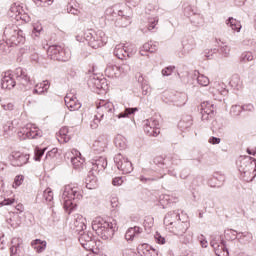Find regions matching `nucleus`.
<instances>
[{
    "mask_svg": "<svg viewBox=\"0 0 256 256\" xmlns=\"http://www.w3.org/2000/svg\"><path fill=\"white\" fill-rule=\"evenodd\" d=\"M250 61H255V54L251 51H245L240 56L241 63H249Z\"/></svg>",
    "mask_w": 256,
    "mask_h": 256,
    "instance_id": "nucleus-36",
    "label": "nucleus"
},
{
    "mask_svg": "<svg viewBox=\"0 0 256 256\" xmlns=\"http://www.w3.org/2000/svg\"><path fill=\"white\" fill-rule=\"evenodd\" d=\"M35 87L38 89V91H41V95H43V93L49 91V87H50L49 80L43 81L40 84H36Z\"/></svg>",
    "mask_w": 256,
    "mask_h": 256,
    "instance_id": "nucleus-45",
    "label": "nucleus"
},
{
    "mask_svg": "<svg viewBox=\"0 0 256 256\" xmlns=\"http://www.w3.org/2000/svg\"><path fill=\"white\" fill-rule=\"evenodd\" d=\"M217 51H219L217 48L214 49H206L203 52L204 57H206V59H213V53H217Z\"/></svg>",
    "mask_w": 256,
    "mask_h": 256,
    "instance_id": "nucleus-58",
    "label": "nucleus"
},
{
    "mask_svg": "<svg viewBox=\"0 0 256 256\" xmlns=\"http://www.w3.org/2000/svg\"><path fill=\"white\" fill-rule=\"evenodd\" d=\"M2 89H13L15 86H19L22 91H28L31 89V78L27 75V70L19 67L14 70V73L4 72L1 80Z\"/></svg>",
    "mask_w": 256,
    "mask_h": 256,
    "instance_id": "nucleus-1",
    "label": "nucleus"
},
{
    "mask_svg": "<svg viewBox=\"0 0 256 256\" xmlns=\"http://www.w3.org/2000/svg\"><path fill=\"white\" fill-rule=\"evenodd\" d=\"M3 131L6 135L9 131H13V121H6L5 124H3Z\"/></svg>",
    "mask_w": 256,
    "mask_h": 256,
    "instance_id": "nucleus-56",
    "label": "nucleus"
},
{
    "mask_svg": "<svg viewBox=\"0 0 256 256\" xmlns=\"http://www.w3.org/2000/svg\"><path fill=\"white\" fill-rule=\"evenodd\" d=\"M47 55L53 61H69L71 59V52L61 45L49 46Z\"/></svg>",
    "mask_w": 256,
    "mask_h": 256,
    "instance_id": "nucleus-8",
    "label": "nucleus"
},
{
    "mask_svg": "<svg viewBox=\"0 0 256 256\" xmlns=\"http://www.w3.org/2000/svg\"><path fill=\"white\" fill-rule=\"evenodd\" d=\"M114 55L117 59H127V55H129V50L125 49V44H118L114 49Z\"/></svg>",
    "mask_w": 256,
    "mask_h": 256,
    "instance_id": "nucleus-24",
    "label": "nucleus"
},
{
    "mask_svg": "<svg viewBox=\"0 0 256 256\" xmlns=\"http://www.w3.org/2000/svg\"><path fill=\"white\" fill-rule=\"evenodd\" d=\"M114 163L119 169V171H122L124 175H127L128 173H131L133 171V164L129 159L125 158L121 153H118L114 157Z\"/></svg>",
    "mask_w": 256,
    "mask_h": 256,
    "instance_id": "nucleus-11",
    "label": "nucleus"
},
{
    "mask_svg": "<svg viewBox=\"0 0 256 256\" xmlns=\"http://www.w3.org/2000/svg\"><path fill=\"white\" fill-rule=\"evenodd\" d=\"M194 75L197 77L199 85L202 87H207L209 85V78L203 74H200L199 71H195Z\"/></svg>",
    "mask_w": 256,
    "mask_h": 256,
    "instance_id": "nucleus-38",
    "label": "nucleus"
},
{
    "mask_svg": "<svg viewBox=\"0 0 256 256\" xmlns=\"http://www.w3.org/2000/svg\"><path fill=\"white\" fill-rule=\"evenodd\" d=\"M200 114L201 120L204 123H208V121H212L215 117V104L206 101L200 104Z\"/></svg>",
    "mask_w": 256,
    "mask_h": 256,
    "instance_id": "nucleus-10",
    "label": "nucleus"
},
{
    "mask_svg": "<svg viewBox=\"0 0 256 256\" xmlns=\"http://www.w3.org/2000/svg\"><path fill=\"white\" fill-rule=\"evenodd\" d=\"M153 163L154 165H167V163H165V158H163V156H156L154 159H153Z\"/></svg>",
    "mask_w": 256,
    "mask_h": 256,
    "instance_id": "nucleus-61",
    "label": "nucleus"
},
{
    "mask_svg": "<svg viewBox=\"0 0 256 256\" xmlns=\"http://www.w3.org/2000/svg\"><path fill=\"white\" fill-rule=\"evenodd\" d=\"M225 183V175L215 173L213 178L209 180L210 187H221Z\"/></svg>",
    "mask_w": 256,
    "mask_h": 256,
    "instance_id": "nucleus-27",
    "label": "nucleus"
},
{
    "mask_svg": "<svg viewBox=\"0 0 256 256\" xmlns=\"http://www.w3.org/2000/svg\"><path fill=\"white\" fill-rule=\"evenodd\" d=\"M139 111L138 108H126L124 112H121L118 115V119H123L125 117H129V115H133V113Z\"/></svg>",
    "mask_w": 256,
    "mask_h": 256,
    "instance_id": "nucleus-47",
    "label": "nucleus"
},
{
    "mask_svg": "<svg viewBox=\"0 0 256 256\" xmlns=\"http://www.w3.org/2000/svg\"><path fill=\"white\" fill-rule=\"evenodd\" d=\"M173 71H175V66H168L162 70L163 77H169Z\"/></svg>",
    "mask_w": 256,
    "mask_h": 256,
    "instance_id": "nucleus-59",
    "label": "nucleus"
},
{
    "mask_svg": "<svg viewBox=\"0 0 256 256\" xmlns=\"http://www.w3.org/2000/svg\"><path fill=\"white\" fill-rule=\"evenodd\" d=\"M25 180V177L23 175H18L14 179L13 187L17 189V187H21L23 184V181Z\"/></svg>",
    "mask_w": 256,
    "mask_h": 256,
    "instance_id": "nucleus-53",
    "label": "nucleus"
},
{
    "mask_svg": "<svg viewBox=\"0 0 256 256\" xmlns=\"http://www.w3.org/2000/svg\"><path fill=\"white\" fill-rule=\"evenodd\" d=\"M193 125V117L191 115L183 116V118L179 121L178 127L182 131L185 129H189Z\"/></svg>",
    "mask_w": 256,
    "mask_h": 256,
    "instance_id": "nucleus-28",
    "label": "nucleus"
},
{
    "mask_svg": "<svg viewBox=\"0 0 256 256\" xmlns=\"http://www.w3.org/2000/svg\"><path fill=\"white\" fill-rule=\"evenodd\" d=\"M114 143L117 149H120L122 151L123 149H127V138H125L123 135H117L115 137Z\"/></svg>",
    "mask_w": 256,
    "mask_h": 256,
    "instance_id": "nucleus-33",
    "label": "nucleus"
},
{
    "mask_svg": "<svg viewBox=\"0 0 256 256\" xmlns=\"http://www.w3.org/2000/svg\"><path fill=\"white\" fill-rule=\"evenodd\" d=\"M221 245L217 240L213 239L210 242L211 247H213L215 251V255L217 256H227L229 255V250L227 249V242L223 239L220 240Z\"/></svg>",
    "mask_w": 256,
    "mask_h": 256,
    "instance_id": "nucleus-14",
    "label": "nucleus"
},
{
    "mask_svg": "<svg viewBox=\"0 0 256 256\" xmlns=\"http://www.w3.org/2000/svg\"><path fill=\"white\" fill-rule=\"evenodd\" d=\"M10 11L11 13H14V15H21V11H23V7H21V5L14 3L11 5L10 7Z\"/></svg>",
    "mask_w": 256,
    "mask_h": 256,
    "instance_id": "nucleus-52",
    "label": "nucleus"
},
{
    "mask_svg": "<svg viewBox=\"0 0 256 256\" xmlns=\"http://www.w3.org/2000/svg\"><path fill=\"white\" fill-rule=\"evenodd\" d=\"M226 25H229L232 29V31H241V22H239L237 19L230 17L229 19L226 20Z\"/></svg>",
    "mask_w": 256,
    "mask_h": 256,
    "instance_id": "nucleus-34",
    "label": "nucleus"
},
{
    "mask_svg": "<svg viewBox=\"0 0 256 256\" xmlns=\"http://www.w3.org/2000/svg\"><path fill=\"white\" fill-rule=\"evenodd\" d=\"M10 256H20L23 251V239L13 238L11 240Z\"/></svg>",
    "mask_w": 256,
    "mask_h": 256,
    "instance_id": "nucleus-19",
    "label": "nucleus"
},
{
    "mask_svg": "<svg viewBox=\"0 0 256 256\" xmlns=\"http://www.w3.org/2000/svg\"><path fill=\"white\" fill-rule=\"evenodd\" d=\"M102 35V31H98L95 35L91 34L90 39H88V43L92 49H99V47H103L105 45V38H103Z\"/></svg>",
    "mask_w": 256,
    "mask_h": 256,
    "instance_id": "nucleus-16",
    "label": "nucleus"
},
{
    "mask_svg": "<svg viewBox=\"0 0 256 256\" xmlns=\"http://www.w3.org/2000/svg\"><path fill=\"white\" fill-rule=\"evenodd\" d=\"M187 229H189V222L180 220L172 226H168L166 231L172 233V235H176L183 245H189L192 241V237L191 234H187Z\"/></svg>",
    "mask_w": 256,
    "mask_h": 256,
    "instance_id": "nucleus-7",
    "label": "nucleus"
},
{
    "mask_svg": "<svg viewBox=\"0 0 256 256\" xmlns=\"http://www.w3.org/2000/svg\"><path fill=\"white\" fill-rule=\"evenodd\" d=\"M118 71L127 74L131 71V65H129V62H124L118 67Z\"/></svg>",
    "mask_w": 256,
    "mask_h": 256,
    "instance_id": "nucleus-51",
    "label": "nucleus"
},
{
    "mask_svg": "<svg viewBox=\"0 0 256 256\" xmlns=\"http://www.w3.org/2000/svg\"><path fill=\"white\" fill-rule=\"evenodd\" d=\"M6 221L12 229H17V227L21 226V216H19V213H10Z\"/></svg>",
    "mask_w": 256,
    "mask_h": 256,
    "instance_id": "nucleus-25",
    "label": "nucleus"
},
{
    "mask_svg": "<svg viewBox=\"0 0 256 256\" xmlns=\"http://www.w3.org/2000/svg\"><path fill=\"white\" fill-rule=\"evenodd\" d=\"M47 151V148H40L38 146L34 149V160L35 161H41V157L45 155V152Z\"/></svg>",
    "mask_w": 256,
    "mask_h": 256,
    "instance_id": "nucleus-44",
    "label": "nucleus"
},
{
    "mask_svg": "<svg viewBox=\"0 0 256 256\" xmlns=\"http://www.w3.org/2000/svg\"><path fill=\"white\" fill-rule=\"evenodd\" d=\"M43 199H45V201L47 202L53 201V191L51 190V188H47L44 190Z\"/></svg>",
    "mask_w": 256,
    "mask_h": 256,
    "instance_id": "nucleus-49",
    "label": "nucleus"
},
{
    "mask_svg": "<svg viewBox=\"0 0 256 256\" xmlns=\"http://www.w3.org/2000/svg\"><path fill=\"white\" fill-rule=\"evenodd\" d=\"M240 107H241L242 111H249V112L255 111V106H253V104H245Z\"/></svg>",
    "mask_w": 256,
    "mask_h": 256,
    "instance_id": "nucleus-63",
    "label": "nucleus"
},
{
    "mask_svg": "<svg viewBox=\"0 0 256 256\" xmlns=\"http://www.w3.org/2000/svg\"><path fill=\"white\" fill-rule=\"evenodd\" d=\"M157 49H159V43L150 41L140 48V55L147 57L148 53H155Z\"/></svg>",
    "mask_w": 256,
    "mask_h": 256,
    "instance_id": "nucleus-21",
    "label": "nucleus"
},
{
    "mask_svg": "<svg viewBox=\"0 0 256 256\" xmlns=\"http://www.w3.org/2000/svg\"><path fill=\"white\" fill-rule=\"evenodd\" d=\"M124 48L129 51L127 57H131V55H133L137 51L135 46L131 44H124Z\"/></svg>",
    "mask_w": 256,
    "mask_h": 256,
    "instance_id": "nucleus-62",
    "label": "nucleus"
},
{
    "mask_svg": "<svg viewBox=\"0 0 256 256\" xmlns=\"http://www.w3.org/2000/svg\"><path fill=\"white\" fill-rule=\"evenodd\" d=\"M83 199V189L79 184H68L64 186L62 200L65 211L71 215V211L77 208L79 201Z\"/></svg>",
    "mask_w": 256,
    "mask_h": 256,
    "instance_id": "nucleus-2",
    "label": "nucleus"
},
{
    "mask_svg": "<svg viewBox=\"0 0 256 256\" xmlns=\"http://www.w3.org/2000/svg\"><path fill=\"white\" fill-rule=\"evenodd\" d=\"M141 89L142 95H149V93H151V87L149 86V82H143V84H141Z\"/></svg>",
    "mask_w": 256,
    "mask_h": 256,
    "instance_id": "nucleus-57",
    "label": "nucleus"
},
{
    "mask_svg": "<svg viewBox=\"0 0 256 256\" xmlns=\"http://www.w3.org/2000/svg\"><path fill=\"white\" fill-rule=\"evenodd\" d=\"M180 221L181 214L179 213V210H173L168 212L164 217L165 229H167V227L175 225L176 223H179Z\"/></svg>",
    "mask_w": 256,
    "mask_h": 256,
    "instance_id": "nucleus-15",
    "label": "nucleus"
},
{
    "mask_svg": "<svg viewBox=\"0 0 256 256\" xmlns=\"http://www.w3.org/2000/svg\"><path fill=\"white\" fill-rule=\"evenodd\" d=\"M107 169V158L99 157L92 161V169L94 173H99V171H103Z\"/></svg>",
    "mask_w": 256,
    "mask_h": 256,
    "instance_id": "nucleus-20",
    "label": "nucleus"
},
{
    "mask_svg": "<svg viewBox=\"0 0 256 256\" xmlns=\"http://www.w3.org/2000/svg\"><path fill=\"white\" fill-rule=\"evenodd\" d=\"M242 111H243V110H242L241 106H239V105H234V106H232L231 109H230V113H231L234 117H237V116L241 115V112H242Z\"/></svg>",
    "mask_w": 256,
    "mask_h": 256,
    "instance_id": "nucleus-54",
    "label": "nucleus"
},
{
    "mask_svg": "<svg viewBox=\"0 0 256 256\" xmlns=\"http://www.w3.org/2000/svg\"><path fill=\"white\" fill-rule=\"evenodd\" d=\"M144 131L149 137H157L161 133V128H151L149 126H144Z\"/></svg>",
    "mask_w": 256,
    "mask_h": 256,
    "instance_id": "nucleus-43",
    "label": "nucleus"
},
{
    "mask_svg": "<svg viewBox=\"0 0 256 256\" xmlns=\"http://www.w3.org/2000/svg\"><path fill=\"white\" fill-rule=\"evenodd\" d=\"M73 226L78 233H83L87 229L85 218L81 214H76L74 216Z\"/></svg>",
    "mask_w": 256,
    "mask_h": 256,
    "instance_id": "nucleus-23",
    "label": "nucleus"
},
{
    "mask_svg": "<svg viewBox=\"0 0 256 256\" xmlns=\"http://www.w3.org/2000/svg\"><path fill=\"white\" fill-rule=\"evenodd\" d=\"M239 233H237L236 230L228 229L224 231V236L227 241H235V239H238Z\"/></svg>",
    "mask_w": 256,
    "mask_h": 256,
    "instance_id": "nucleus-40",
    "label": "nucleus"
},
{
    "mask_svg": "<svg viewBox=\"0 0 256 256\" xmlns=\"http://www.w3.org/2000/svg\"><path fill=\"white\" fill-rule=\"evenodd\" d=\"M139 233H141V228L139 226L129 228L125 233L126 241H133Z\"/></svg>",
    "mask_w": 256,
    "mask_h": 256,
    "instance_id": "nucleus-31",
    "label": "nucleus"
},
{
    "mask_svg": "<svg viewBox=\"0 0 256 256\" xmlns=\"http://www.w3.org/2000/svg\"><path fill=\"white\" fill-rule=\"evenodd\" d=\"M78 241L80 245L86 249V251H93V247H95V240H93V233L91 232H80Z\"/></svg>",
    "mask_w": 256,
    "mask_h": 256,
    "instance_id": "nucleus-12",
    "label": "nucleus"
},
{
    "mask_svg": "<svg viewBox=\"0 0 256 256\" xmlns=\"http://www.w3.org/2000/svg\"><path fill=\"white\" fill-rule=\"evenodd\" d=\"M231 87H234V89H241V86L243 85V82H241V78L239 75L235 74L232 76L230 80Z\"/></svg>",
    "mask_w": 256,
    "mask_h": 256,
    "instance_id": "nucleus-42",
    "label": "nucleus"
},
{
    "mask_svg": "<svg viewBox=\"0 0 256 256\" xmlns=\"http://www.w3.org/2000/svg\"><path fill=\"white\" fill-rule=\"evenodd\" d=\"M238 241L241 245H248V243L253 241V234L251 232H239Z\"/></svg>",
    "mask_w": 256,
    "mask_h": 256,
    "instance_id": "nucleus-30",
    "label": "nucleus"
},
{
    "mask_svg": "<svg viewBox=\"0 0 256 256\" xmlns=\"http://www.w3.org/2000/svg\"><path fill=\"white\" fill-rule=\"evenodd\" d=\"M104 82V79L95 78V76H90V78L88 79L89 87L93 86L96 87V89H103V85H101V83Z\"/></svg>",
    "mask_w": 256,
    "mask_h": 256,
    "instance_id": "nucleus-35",
    "label": "nucleus"
},
{
    "mask_svg": "<svg viewBox=\"0 0 256 256\" xmlns=\"http://www.w3.org/2000/svg\"><path fill=\"white\" fill-rule=\"evenodd\" d=\"M238 171L243 181H253L256 171V160L253 157L245 156L239 160Z\"/></svg>",
    "mask_w": 256,
    "mask_h": 256,
    "instance_id": "nucleus-5",
    "label": "nucleus"
},
{
    "mask_svg": "<svg viewBox=\"0 0 256 256\" xmlns=\"http://www.w3.org/2000/svg\"><path fill=\"white\" fill-rule=\"evenodd\" d=\"M115 113V106L113 102H109L107 100H99L96 102V114L94 116V120L91 122V129H97L99 127V123L105 119H111L113 114Z\"/></svg>",
    "mask_w": 256,
    "mask_h": 256,
    "instance_id": "nucleus-4",
    "label": "nucleus"
},
{
    "mask_svg": "<svg viewBox=\"0 0 256 256\" xmlns=\"http://www.w3.org/2000/svg\"><path fill=\"white\" fill-rule=\"evenodd\" d=\"M64 101L69 111H79L81 104L79 103V100H77V97H75L73 94H67Z\"/></svg>",
    "mask_w": 256,
    "mask_h": 256,
    "instance_id": "nucleus-17",
    "label": "nucleus"
},
{
    "mask_svg": "<svg viewBox=\"0 0 256 256\" xmlns=\"http://www.w3.org/2000/svg\"><path fill=\"white\" fill-rule=\"evenodd\" d=\"M92 229L95 231L96 235L107 241L113 239L115 231H117V220H105L101 217L96 218L92 221Z\"/></svg>",
    "mask_w": 256,
    "mask_h": 256,
    "instance_id": "nucleus-3",
    "label": "nucleus"
},
{
    "mask_svg": "<svg viewBox=\"0 0 256 256\" xmlns=\"http://www.w3.org/2000/svg\"><path fill=\"white\" fill-rule=\"evenodd\" d=\"M4 41L8 47L23 45L25 43V33L17 25H8L4 29Z\"/></svg>",
    "mask_w": 256,
    "mask_h": 256,
    "instance_id": "nucleus-6",
    "label": "nucleus"
},
{
    "mask_svg": "<svg viewBox=\"0 0 256 256\" xmlns=\"http://www.w3.org/2000/svg\"><path fill=\"white\" fill-rule=\"evenodd\" d=\"M187 103V95L185 93H181L179 95V99L176 103L177 107H183Z\"/></svg>",
    "mask_w": 256,
    "mask_h": 256,
    "instance_id": "nucleus-55",
    "label": "nucleus"
},
{
    "mask_svg": "<svg viewBox=\"0 0 256 256\" xmlns=\"http://www.w3.org/2000/svg\"><path fill=\"white\" fill-rule=\"evenodd\" d=\"M11 163L14 167H23L29 163V154H23L21 152H12Z\"/></svg>",
    "mask_w": 256,
    "mask_h": 256,
    "instance_id": "nucleus-13",
    "label": "nucleus"
},
{
    "mask_svg": "<svg viewBox=\"0 0 256 256\" xmlns=\"http://www.w3.org/2000/svg\"><path fill=\"white\" fill-rule=\"evenodd\" d=\"M43 33V26L41 24H35L32 30V37H39Z\"/></svg>",
    "mask_w": 256,
    "mask_h": 256,
    "instance_id": "nucleus-50",
    "label": "nucleus"
},
{
    "mask_svg": "<svg viewBox=\"0 0 256 256\" xmlns=\"http://www.w3.org/2000/svg\"><path fill=\"white\" fill-rule=\"evenodd\" d=\"M67 12L71 15H79V9H77V2L71 0L67 5Z\"/></svg>",
    "mask_w": 256,
    "mask_h": 256,
    "instance_id": "nucleus-41",
    "label": "nucleus"
},
{
    "mask_svg": "<svg viewBox=\"0 0 256 256\" xmlns=\"http://www.w3.org/2000/svg\"><path fill=\"white\" fill-rule=\"evenodd\" d=\"M59 135H60L61 139H63L65 141V143H68V141H70V139H71V136H69V128L68 127L61 128L59 131Z\"/></svg>",
    "mask_w": 256,
    "mask_h": 256,
    "instance_id": "nucleus-46",
    "label": "nucleus"
},
{
    "mask_svg": "<svg viewBox=\"0 0 256 256\" xmlns=\"http://www.w3.org/2000/svg\"><path fill=\"white\" fill-rule=\"evenodd\" d=\"M105 73H106V75H108V77H118L119 66L108 65L105 69Z\"/></svg>",
    "mask_w": 256,
    "mask_h": 256,
    "instance_id": "nucleus-37",
    "label": "nucleus"
},
{
    "mask_svg": "<svg viewBox=\"0 0 256 256\" xmlns=\"http://www.w3.org/2000/svg\"><path fill=\"white\" fill-rule=\"evenodd\" d=\"M123 256H139V254H137L133 250H126L123 252Z\"/></svg>",
    "mask_w": 256,
    "mask_h": 256,
    "instance_id": "nucleus-64",
    "label": "nucleus"
},
{
    "mask_svg": "<svg viewBox=\"0 0 256 256\" xmlns=\"http://www.w3.org/2000/svg\"><path fill=\"white\" fill-rule=\"evenodd\" d=\"M138 254L140 256H158L159 253L153 246L149 244H142L138 247Z\"/></svg>",
    "mask_w": 256,
    "mask_h": 256,
    "instance_id": "nucleus-22",
    "label": "nucleus"
},
{
    "mask_svg": "<svg viewBox=\"0 0 256 256\" xmlns=\"http://www.w3.org/2000/svg\"><path fill=\"white\" fill-rule=\"evenodd\" d=\"M144 126L151 127L152 129H160L159 128V120L155 117L144 120Z\"/></svg>",
    "mask_w": 256,
    "mask_h": 256,
    "instance_id": "nucleus-39",
    "label": "nucleus"
},
{
    "mask_svg": "<svg viewBox=\"0 0 256 256\" xmlns=\"http://www.w3.org/2000/svg\"><path fill=\"white\" fill-rule=\"evenodd\" d=\"M96 172L90 170L87 178H86V187L87 189H97V176H95Z\"/></svg>",
    "mask_w": 256,
    "mask_h": 256,
    "instance_id": "nucleus-29",
    "label": "nucleus"
},
{
    "mask_svg": "<svg viewBox=\"0 0 256 256\" xmlns=\"http://www.w3.org/2000/svg\"><path fill=\"white\" fill-rule=\"evenodd\" d=\"M219 52L224 57H229V53H231V48H229V46H227V45L221 46Z\"/></svg>",
    "mask_w": 256,
    "mask_h": 256,
    "instance_id": "nucleus-60",
    "label": "nucleus"
},
{
    "mask_svg": "<svg viewBox=\"0 0 256 256\" xmlns=\"http://www.w3.org/2000/svg\"><path fill=\"white\" fill-rule=\"evenodd\" d=\"M159 23V18H149L148 19V31H153L157 27V24Z\"/></svg>",
    "mask_w": 256,
    "mask_h": 256,
    "instance_id": "nucleus-48",
    "label": "nucleus"
},
{
    "mask_svg": "<svg viewBox=\"0 0 256 256\" xmlns=\"http://www.w3.org/2000/svg\"><path fill=\"white\" fill-rule=\"evenodd\" d=\"M107 143V138L99 137L93 144L94 151H97V153H103V151L107 149Z\"/></svg>",
    "mask_w": 256,
    "mask_h": 256,
    "instance_id": "nucleus-26",
    "label": "nucleus"
},
{
    "mask_svg": "<svg viewBox=\"0 0 256 256\" xmlns=\"http://www.w3.org/2000/svg\"><path fill=\"white\" fill-rule=\"evenodd\" d=\"M18 135L23 140L41 139V137H43V130L39 129V127L34 124H27L26 127L22 128L21 131L18 132Z\"/></svg>",
    "mask_w": 256,
    "mask_h": 256,
    "instance_id": "nucleus-9",
    "label": "nucleus"
},
{
    "mask_svg": "<svg viewBox=\"0 0 256 256\" xmlns=\"http://www.w3.org/2000/svg\"><path fill=\"white\" fill-rule=\"evenodd\" d=\"M72 157H71V163L74 169L81 170L83 169V163H85V158L81 156V152H79L77 149L72 150Z\"/></svg>",
    "mask_w": 256,
    "mask_h": 256,
    "instance_id": "nucleus-18",
    "label": "nucleus"
},
{
    "mask_svg": "<svg viewBox=\"0 0 256 256\" xmlns=\"http://www.w3.org/2000/svg\"><path fill=\"white\" fill-rule=\"evenodd\" d=\"M31 246L35 251H37V253H43V250L47 248V241L36 239L31 242Z\"/></svg>",
    "mask_w": 256,
    "mask_h": 256,
    "instance_id": "nucleus-32",
    "label": "nucleus"
}]
</instances>
